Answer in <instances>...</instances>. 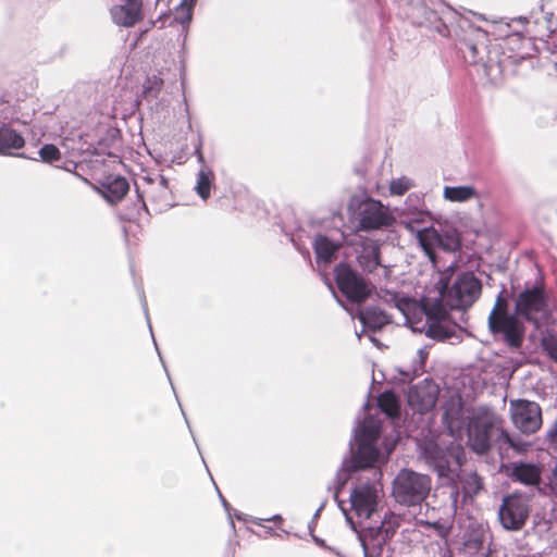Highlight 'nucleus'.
<instances>
[{
    "mask_svg": "<svg viewBox=\"0 0 557 557\" xmlns=\"http://www.w3.org/2000/svg\"><path fill=\"white\" fill-rule=\"evenodd\" d=\"M381 431V420L373 416H366L361 421H358L349 441V455L343 458L334 480V500L344 513L347 524L357 534L363 550V557H374L375 554H381L383 546L395 535L399 528L400 518L388 510L384 513L380 524L359 528L348 513L345 502L339 499L338 495L355 473L373 468L379 461L381 450L377 447V442Z\"/></svg>",
    "mask_w": 557,
    "mask_h": 557,
    "instance_id": "obj_1",
    "label": "nucleus"
},
{
    "mask_svg": "<svg viewBox=\"0 0 557 557\" xmlns=\"http://www.w3.org/2000/svg\"><path fill=\"white\" fill-rule=\"evenodd\" d=\"M401 7L412 24L458 40L459 50L466 62L482 63L486 66L484 57L488 35L481 27L473 26L468 17L460 15L449 5L442 12L430 9L423 0H403Z\"/></svg>",
    "mask_w": 557,
    "mask_h": 557,
    "instance_id": "obj_2",
    "label": "nucleus"
},
{
    "mask_svg": "<svg viewBox=\"0 0 557 557\" xmlns=\"http://www.w3.org/2000/svg\"><path fill=\"white\" fill-rule=\"evenodd\" d=\"M419 447L425 465L437 474L444 484L450 485L455 490L451 495L457 497V481H460L459 471L467 460L463 446L454 441L443 444L426 440Z\"/></svg>",
    "mask_w": 557,
    "mask_h": 557,
    "instance_id": "obj_3",
    "label": "nucleus"
},
{
    "mask_svg": "<svg viewBox=\"0 0 557 557\" xmlns=\"http://www.w3.org/2000/svg\"><path fill=\"white\" fill-rule=\"evenodd\" d=\"M135 187L138 203L135 205L134 211L136 212H132L131 218L140 216V211H145L148 215H151L144 200L145 196L150 201L154 213H161L174 206L169 181L159 173L140 176L135 181Z\"/></svg>",
    "mask_w": 557,
    "mask_h": 557,
    "instance_id": "obj_4",
    "label": "nucleus"
},
{
    "mask_svg": "<svg viewBox=\"0 0 557 557\" xmlns=\"http://www.w3.org/2000/svg\"><path fill=\"white\" fill-rule=\"evenodd\" d=\"M347 209L350 216L358 220V230L362 232L382 230L395 222L393 214L380 200L364 194L351 196Z\"/></svg>",
    "mask_w": 557,
    "mask_h": 557,
    "instance_id": "obj_5",
    "label": "nucleus"
},
{
    "mask_svg": "<svg viewBox=\"0 0 557 557\" xmlns=\"http://www.w3.org/2000/svg\"><path fill=\"white\" fill-rule=\"evenodd\" d=\"M516 314L533 324L535 330H541L552 321V312L548 307V295L544 287L534 283L521 290L515 300Z\"/></svg>",
    "mask_w": 557,
    "mask_h": 557,
    "instance_id": "obj_6",
    "label": "nucleus"
},
{
    "mask_svg": "<svg viewBox=\"0 0 557 557\" xmlns=\"http://www.w3.org/2000/svg\"><path fill=\"white\" fill-rule=\"evenodd\" d=\"M431 478L411 469H401L393 480L392 495L404 506H417L424 502L431 491Z\"/></svg>",
    "mask_w": 557,
    "mask_h": 557,
    "instance_id": "obj_7",
    "label": "nucleus"
},
{
    "mask_svg": "<svg viewBox=\"0 0 557 557\" xmlns=\"http://www.w3.org/2000/svg\"><path fill=\"white\" fill-rule=\"evenodd\" d=\"M502 430L493 413L476 412L469 418L467 423V443L476 455H487L493 448H496V438Z\"/></svg>",
    "mask_w": 557,
    "mask_h": 557,
    "instance_id": "obj_8",
    "label": "nucleus"
},
{
    "mask_svg": "<svg viewBox=\"0 0 557 557\" xmlns=\"http://www.w3.org/2000/svg\"><path fill=\"white\" fill-rule=\"evenodd\" d=\"M441 296L446 297L453 309H467L479 298L482 290L481 281L470 271L457 275L450 285L449 278L438 282Z\"/></svg>",
    "mask_w": 557,
    "mask_h": 557,
    "instance_id": "obj_9",
    "label": "nucleus"
},
{
    "mask_svg": "<svg viewBox=\"0 0 557 557\" xmlns=\"http://www.w3.org/2000/svg\"><path fill=\"white\" fill-rule=\"evenodd\" d=\"M334 278L338 290L345 299L359 307L375 290V286L346 262H339L334 268Z\"/></svg>",
    "mask_w": 557,
    "mask_h": 557,
    "instance_id": "obj_10",
    "label": "nucleus"
},
{
    "mask_svg": "<svg viewBox=\"0 0 557 557\" xmlns=\"http://www.w3.org/2000/svg\"><path fill=\"white\" fill-rule=\"evenodd\" d=\"M417 238L424 253L432 262L436 258V248L445 252H456L461 248L460 234L451 226L440 228L433 226L425 227L419 231Z\"/></svg>",
    "mask_w": 557,
    "mask_h": 557,
    "instance_id": "obj_11",
    "label": "nucleus"
},
{
    "mask_svg": "<svg viewBox=\"0 0 557 557\" xmlns=\"http://www.w3.org/2000/svg\"><path fill=\"white\" fill-rule=\"evenodd\" d=\"M487 324L495 341L503 342L511 350L522 347L525 327L517 314L496 317L495 312H490Z\"/></svg>",
    "mask_w": 557,
    "mask_h": 557,
    "instance_id": "obj_12",
    "label": "nucleus"
},
{
    "mask_svg": "<svg viewBox=\"0 0 557 557\" xmlns=\"http://www.w3.org/2000/svg\"><path fill=\"white\" fill-rule=\"evenodd\" d=\"M419 311L426 318L425 323L422 326L426 337L437 342L451 339H456L457 342L461 341V337L456 330V325L449 324L444 320L446 312L438 301L431 305H424L419 309Z\"/></svg>",
    "mask_w": 557,
    "mask_h": 557,
    "instance_id": "obj_13",
    "label": "nucleus"
},
{
    "mask_svg": "<svg viewBox=\"0 0 557 557\" xmlns=\"http://www.w3.org/2000/svg\"><path fill=\"white\" fill-rule=\"evenodd\" d=\"M530 515L528 500L517 493L504 496L498 509V519L507 531H520L525 525Z\"/></svg>",
    "mask_w": 557,
    "mask_h": 557,
    "instance_id": "obj_14",
    "label": "nucleus"
},
{
    "mask_svg": "<svg viewBox=\"0 0 557 557\" xmlns=\"http://www.w3.org/2000/svg\"><path fill=\"white\" fill-rule=\"evenodd\" d=\"M511 420L522 433H534L542 425V409L535 401L527 399L511 401Z\"/></svg>",
    "mask_w": 557,
    "mask_h": 557,
    "instance_id": "obj_15",
    "label": "nucleus"
},
{
    "mask_svg": "<svg viewBox=\"0 0 557 557\" xmlns=\"http://www.w3.org/2000/svg\"><path fill=\"white\" fill-rule=\"evenodd\" d=\"M349 502L358 518L370 519L377 510L379 491L371 482L361 483L351 490Z\"/></svg>",
    "mask_w": 557,
    "mask_h": 557,
    "instance_id": "obj_16",
    "label": "nucleus"
},
{
    "mask_svg": "<svg viewBox=\"0 0 557 557\" xmlns=\"http://www.w3.org/2000/svg\"><path fill=\"white\" fill-rule=\"evenodd\" d=\"M334 297L336 298L337 302L347 311L350 313V315L355 319L357 318L361 325H362V332H372L375 333L377 331H381L385 325L392 323L391 315L379 308L377 306H367L364 308L357 307L356 310L349 309L347 306L343 304V301L336 296L335 293H333Z\"/></svg>",
    "mask_w": 557,
    "mask_h": 557,
    "instance_id": "obj_17",
    "label": "nucleus"
},
{
    "mask_svg": "<svg viewBox=\"0 0 557 557\" xmlns=\"http://www.w3.org/2000/svg\"><path fill=\"white\" fill-rule=\"evenodd\" d=\"M425 386L414 385L411 386L408 393L409 405L419 412H425L434 408L438 388L424 380Z\"/></svg>",
    "mask_w": 557,
    "mask_h": 557,
    "instance_id": "obj_18",
    "label": "nucleus"
},
{
    "mask_svg": "<svg viewBox=\"0 0 557 557\" xmlns=\"http://www.w3.org/2000/svg\"><path fill=\"white\" fill-rule=\"evenodd\" d=\"M442 422L448 434L451 436L459 434L467 426L463 404L454 399L446 401L443 405Z\"/></svg>",
    "mask_w": 557,
    "mask_h": 557,
    "instance_id": "obj_19",
    "label": "nucleus"
},
{
    "mask_svg": "<svg viewBox=\"0 0 557 557\" xmlns=\"http://www.w3.org/2000/svg\"><path fill=\"white\" fill-rule=\"evenodd\" d=\"M377 297L384 304L399 310V312L405 317L407 323H412L411 314H416V311L420 309L416 299L403 293L381 289Z\"/></svg>",
    "mask_w": 557,
    "mask_h": 557,
    "instance_id": "obj_20",
    "label": "nucleus"
},
{
    "mask_svg": "<svg viewBox=\"0 0 557 557\" xmlns=\"http://www.w3.org/2000/svg\"><path fill=\"white\" fill-rule=\"evenodd\" d=\"M141 8L140 0H125L111 9V17L119 26L132 27L141 18Z\"/></svg>",
    "mask_w": 557,
    "mask_h": 557,
    "instance_id": "obj_21",
    "label": "nucleus"
},
{
    "mask_svg": "<svg viewBox=\"0 0 557 557\" xmlns=\"http://www.w3.org/2000/svg\"><path fill=\"white\" fill-rule=\"evenodd\" d=\"M531 447V443L521 438L520 435L510 434L504 429L498 433L496 438V448L499 456L504 458L509 456V451L512 450L515 454H525Z\"/></svg>",
    "mask_w": 557,
    "mask_h": 557,
    "instance_id": "obj_22",
    "label": "nucleus"
},
{
    "mask_svg": "<svg viewBox=\"0 0 557 557\" xmlns=\"http://www.w3.org/2000/svg\"><path fill=\"white\" fill-rule=\"evenodd\" d=\"M103 197L110 203H115L123 199L129 190L128 181L121 175H109L102 183Z\"/></svg>",
    "mask_w": 557,
    "mask_h": 557,
    "instance_id": "obj_23",
    "label": "nucleus"
},
{
    "mask_svg": "<svg viewBox=\"0 0 557 557\" xmlns=\"http://www.w3.org/2000/svg\"><path fill=\"white\" fill-rule=\"evenodd\" d=\"M25 145V139L17 131L2 125L0 126V154L16 156L25 158L24 153L14 154L12 150H18Z\"/></svg>",
    "mask_w": 557,
    "mask_h": 557,
    "instance_id": "obj_24",
    "label": "nucleus"
},
{
    "mask_svg": "<svg viewBox=\"0 0 557 557\" xmlns=\"http://www.w3.org/2000/svg\"><path fill=\"white\" fill-rule=\"evenodd\" d=\"M357 261L362 271L373 273L377 268L383 267L381 262V246L377 242H370L362 246Z\"/></svg>",
    "mask_w": 557,
    "mask_h": 557,
    "instance_id": "obj_25",
    "label": "nucleus"
},
{
    "mask_svg": "<svg viewBox=\"0 0 557 557\" xmlns=\"http://www.w3.org/2000/svg\"><path fill=\"white\" fill-rule=\"evenodd\" d=\"M313 249L318 263L329 264L337 258L338 245L326 235L318 234L315 236Z\"/></svg>",
    "mask_w": 557,
    "mask_h": 557,
    "instance_id": "obj_26",
    "label": "nucleus"
},
{
    "mask_svg": "<svg viewBox=\"0 0 557 557\" xmlns=\"http://www.w3.org/2000/svg\"><path fill=\"white\" fill-rule=\"evenodd\" d=\"M509 475L515 482H519L524 485H533L537 482L540 472L535 465L529 462H520L512 465Z\"/></svg>",
    "mask_w": 557,
    "mask_h": 557,
    "instance_id": "obj_27",
    "label": "nucleus"
},
{
    "mask_svg": "<svg viewBox=\"0 0 557 557\" xmlns=\"http://www.w3.org/2000/svg\"><path fill=\"white\" fill-rule=\"evenodd\" d=\"M357 4L356 13L360 21L364 23L374 22L375 18L382 20V10L379 0H351Z\"/></svg>",
    "mask_w": 557,
    "mask_h": 557,
    "instance_id": "obj_28",
    "label": "nucleus"
},
{
    "mask_svg": "<svg viewBox=\"0 0 557 557\" xmlns=\"http://www.w3.org/2000/svg\"><path fill=\"white\" fill-rule=\"evenodd\" d=\"M214 180V173L209 166L200 168L197 173L195 190L202 200H207L210 197Z\"/></svg>",
    "mask_w": 557,
    "mask_h": 557,
    "instance_id": "obj_29",
    "label": "nucleus"
},
{
    "mask_svg": "<svg viewBox=\"0 0 557 557\" xmlns=\"http://www.w3.org/2000/svg\"><path fill=\"white\" fill-rule=\"evenodd\" d=\"M443 197L450 202H466L472 198H476L478 193L471 185L445 186Z\"/></svg>",
    "mask_w": 557,
    "mask_h": 557,
    "instance_id": "obj_30",
    "label": "nucleus"
},
{
    "mask_svg": "<svg viewBox=\"0 0 557 557\" xmlns=\"http://www.w3.org/2000/svg\"><path fill=\"white\" fill-rule=\"evenodd\" d=\"M377 407L387 418L397 419L399 416V401L393 391H385L377 397Z\"/></svg>",
    "mask_w": 557,
    "mask_h": 557,
    "instance_id": "obj_31",
    "label": "nucleus"
},
{
    "mask_svg": "<svg viewBox=\"0 0 557 557\" xmlns=\"http://www.w3.org/2000/svg\"><path fill=\"white\" fill-rule=\"evenodd\" d=\"M196 0H182L175 7V14L173 21L183 27H187L193 20Z\"/></svg>",
    "mask_w": 557,
    "mask_h": 557,
    "instance_id": "obj_32",
    "label": "nucleus"
},
{
    "mask_svg": "<svg viewBox=\"0 0 557 557\" xmlns=\"http://www.w3.org/2000/svg\"><path fill=\"white\" fill-rule=\"evenodd\" d=\"M543 351L557 364V333L547 332L541 338Z\"/></svg>",
    "mask_w": 557,
    "mask_h": 557,
    "instance_id": "obj_33",
    "label": "nucleus"
},
{
    "mask_svg": "<svg viewBox=\"0 0 557 557\" xmlns=\"http://www.w3.org/2000/svg\"><path fill=\"white\" fill-rule=\"evenodd\" d=\"M140 301H141V307H143V309H144V312H145V315H146V320H147V322H148V326H149V330H150V333H151V336H152V339H153L154 347H156L157 352H158V355H159L160 361H161L162 367H163V369H164V371H165V373H166V376H168V379H169V381H170V384H171V386H172V389L175 392V388H174V386H173V383H172V380H171V376H170L169 370H168V368H166L165 361L163 360V358H162V356H161V352H160V350H159V348H158L157 342H156L154 336H153V333H152V326H151L150 319H149L147 300H146V296H145V293H144V290H143V289H140Z\"/></svg>",
    "mask_w": 557,
    "mask_h": 557,
    "instance_id": "obj_34",
    "label": "nucleus"
},
{
    "mask_svg": "<svg viewBox=\"0 0 557 557\" xmlns=\"http://www.w3.org/2000/svg\"><path fill=\"white\" fill-rule=\"evenodd\" d=\"M42 162L52 163L60 160V149L53 144H45L38 151Z\"/></svg>",
    "mask_w": 557,
    "mask_h": 557,
    "instance_id": "obj_35",
    "label": "nucleus"
},
{
    "mask_svg": "<svg viewBox=\"0 0 557 557\" xmlns=\"http://www.w3.org/2000/svg\"><path fill=\"white\" fill-rule=\"evenodd\" d=\"M491 312H495L496 317L516 315V309L513 310V312L509 311V301L506 297H504V289H502L498 293V295L496 297L495 305H494L493 309L491 310Z\"/></svg>",
    "mask_w": 557,
    "mask_h": 557,
    "instance_id": "obj_36",
    "label": "nucleus"
},
{
    "mask_svg": "<svg viewBox=\"0 0 557 557\" xmlns=\"http://www.w3.org/2000/svg\"><path fill=\"white\" fill-rule=\"evenodd\" d=\"M418 356H419V367L413 368V375H411L409 372L400 371V373L404 375V379H403L404 383H410L413 380V377L420 375V373L423 372V367H424L425 360L429 356V351L426 350L425 347L420 348L418 350Z\"/></svg>",
    "mask_w": 557,
    "mask_h": 557,
    "instance_id": "obj_37",
    "label": "nucleus"
},
{
    "mask_svg": "<svg viewBox=\"0 0 557 557\" xmlns=\"http://www.w3.org/2000/svg\"><path fill=\"white\" fill-rule=\"evenodd\" d=\"M412 187V183L407 177H399L393 180L389 184V191L392 195L401 196Z\"/></svg>",
    "mask_w": 557,
    "mask_h": 557,
    "instance_id": "obj_38",
    "label": "nucleus"
},
{
    "mask_svg": "<svg viewBox=\"0 0 557 557\" xmlns=\"http://www.w3.org/2000/svg\"><path fill=\"white\" fill-rule=\"evenodd\" d=\"M484 547L483 535L473 534L466 539L465 548L470 554L480 553Z\"/></svg>",
    "mask_w": 557,
    "mask_h": 557,
    "instance_id": "obj_39",
    "label": "nucleus"
},
{
    "mask_svg": "<svg viewBox=\"0 0 557 557\" xmlns=\"http://www.w3.org/2000/svg\"><path fill=\"white\" fill-rule=\"evenodd\" d=\"M163 85V82L161 78H158L153 76V78H148L147 82L144 84V94L148 97L157 98L158 94Z\"/></svg>",
    "mask_w": 557,
    "mask_h": 557,
    "instance_id": "obj_40",
    "label": "nucleus"
},
{
    "mask_svg": "<svg viewBox=\"0 0 557 557\" xmlns=\"http://www.w3.org/2000/svg\"><path fill=\"white\" fill-rule=\"evenodd\" d=\"M468 487L462 485V490H465V495L476 494L481 490V482L476 474H473L469 481L467 482Z\"/></svg>",
    "mask_w": 557,
    "mask_h": 557,
    "instance_id": "obj_41",
    "label": "nucleus"
},
{
    "mask_svg": "<svg viewBox=\"0 0 557 557\" xmlns=\"http://www.w3.org/2000/svg\"><path fill=\"white\" fill-rule=\"evenodd\" d=\"M194 154L197 158V162L201 164V168L207 166L205 156L202 153V137L200 133L198 134L197 143L194 146Z\"/></svg>",
    "mask_w": 557,
    "mask_h": 557,
    "instance_id": "obj_42",
    "label": "nucleus"
},
{
    "mask_svg": "<svg viewBox=\"0 0 557 557\" xmlns=\"http://www.w3.org/2000/svg\"><path fill=\"white\" fill-rule=\"evenodd\" d=\"M311 536H312L313 542H314L318 546L323 547V548H326V549H329V550H331V552H334V553H335L336 555H338V556L341 555V554H339V552L335 550V548H333V547H329V546L325 544V541H324L323 539H321V537H319V536H317V535H314V534H312Z\"/></svg>",
    "mask_w": 557,
    "mask_h": 557,
    "instance_id": "obj_43",
    "label": "nucleus"
},
{
    "mask_svg": "<svg viewBox=\"0 0 557 557\" xmlns=\"http://www.w3.org/2000/svg\"><path fill=\"white\" fill-rule=\"evenodd\" d=\"M262 521H274V522H281L283 521V518L281 515H274L271 518L268 519H256L253 522L258 525H261Z\"/></svg>",
    "mask_w": 557,
    "mask_h": 557,
    "instance_id": "obj_44",
    "label": "nucleus"
},
{
    "mask_svg": "<svg viewBox=\"0 0 557 557\" xmlns=\"http://www.w3.org/2000/svg\"><path fill=\"white\" fill-rule=\"evenodd\" d=\"M325 505H326V500H324V502L319 506V508L315 510V512H314V515H313V517H312L313 521H317V519L320 517V515H321V512H322L323 508L325 507Z\"/></svg>",
    "mask_w": 557,
    "mask_h": 557,
    "instance_id": "obj_45",
    "label": "nucleus"
},
{
    "mask_svg": "<svg viewBox=\"0 0 557 557\" xmlns=\"http://www.w3.org/2000/svg\"><path fill=\"white\" fill-rule=\"evenodd\" d=\"M220 499L222 502L223 507L228 512L230 511V504L226 502V499L223 497V495L219 492Z\"/></svg>",
    "mask_w": 557,
    "mask_h": 557,
    "instance_id": "obj_46",
    "label": "nucleus"
},
{
    "mask_svg": "<svg viewBox=\"0 0 557 557\" xmlns=\"http://www.w3.org/2000/svg\"><path fill=\"white\" fill-rule=\"evenodd\" d=\"M7 120H9V122H17V123H22V124H27V121L26 120H20L18 117H15V116H11V117H8L5 116Z\"/></svg>",
    "mask_w": 557,
    "mask_h": 557,
    "instance_id": "obj_47",
    "label": "nucleus"
},
{
    "mask_svg": "<svg viewBox=\"0 0 557 557\" xmlns=\"http://www.w3.org/2000/svg\"><path fill=\"white\" fill-rule=\"evenodd\" d=\"M355 172H356L358 175H360V176H364V174H366V170H364L363 168H361V166H356V168H355Z\"/></svg>",
    "mask_w": 557,
    "mask_h": 557,
    "instance_id": "obj_48",
    "label": "nucleus"
},
{
    "mask_svg": "<svg viewBox=\"0 0 557 557\" xmlns=\"http://www.w3.org/2000/svg\"><path fill=\"white\" fill-rule=\"evenodd\" d=\"M369 339H370V341H371L375 346H377V347H380V346H381L380 341H379L376 337H374L373 335H369Z\"/></svg>",
    "mask_w": 557,
    "mask_h": 557,
    "instance_id": "obj_49",
    "label": "nucleus"
},
{
    "mask_svg": "<svg viewBox=\"0 0 557 557\" xmlns=\"http://www.w3.org/2000/svg\"><path fill=\"white\" fill-rule=\"evenodd\" d=\"M516 557H543L541 553H535L531 555H517Z\"/></svg>",
    "mask_w": 557,
    "mask_h": 557,
    "instance_id": "obj_50",
    "label": "nucleus"
},
{
    "mask_svg": "<svg viewBox=\"0 0 557 557\" xmlns=\"http://www.w3.org/2000/svg\"><path fill=\"white\" fill-rule=\"evenodd\" d=\"M178 405H181V404L178 403ZM180 407H182V406H180ZM181 410H182V413H183V416L185 418L186 424H187L188 429L190 430L189 421L187 420L186 414H185L183 408H181Z\"/></svg>",
    "mask_w": 557,
    "mask_h": 557,
    "instance_id": "obj_51",
    "label": "nucleus"
},
{
    "mask_svg": "<svg viewBox=\"0 0 557 557\" xmlns=\"http://www.w3.org/2000/svg\"><path fill=\"white\" fill-rule=\"evenodd\" d=\"M314 524H315V521H313V519H312V520L309 522V524H308V528H309V530H310V532H311V533H312V530H313Z\"/></svg>",
    "mask_w": 557,
    "mask_h": 557,
    "instance_id": "obj_52",
    "label": "nucleus"
},
{
    "mask_svg": "<svg viewBox=\"0 0 557 557\" xmlns=\"http://www.w3.org/2000/svg\"><path fill=\"white\" fill-rule=\"evenodd\" d=\"M235 517L237 520H245L243 513H236Z\"/></svg>",
    "mask_w": 557,
    "mask_h": 557,
    "instance_id": "obj_53",
    "label": "nucleus"
},
{
    "mask_svg": "<svg viewBox=\"0 0 557 557\" xmlns=\"http://www.w3.org/2000/svg\"><path fill=\"white\" fill-rule=\"evenodd\" d=\"M366 332H362V330L360 332L356 331V335L357 337L360 339L361 336L364 334Z\"/></svg>",
    "mask_w": 557,
    "mask_h": 557,
    "instance_id": "obj_54",
    "label": "nucleus"
},
{
    "mask_svg": "<svg viewBox=\"0 0 557 557\" xmlns=\"http://www.w3.org/2000/svg\"><path fill=\"white\" fill-rule=\"evenodd\" d=\"M482 557H488L487 554H482Z\"/></svg>",
    "mask_w": 557,
    "mask_h": 557,
    "instance_id": "obj_55",
    "label": "nucleus"
}]
</instances>
